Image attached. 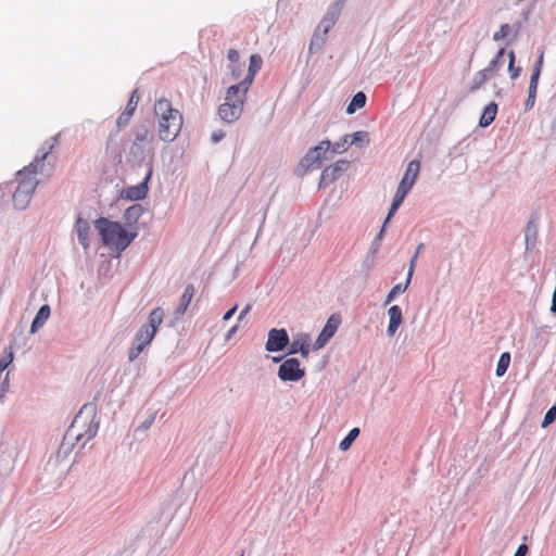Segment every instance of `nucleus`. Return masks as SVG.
<instances>
[{
  "label": "nucleus",
  "instance_id": "obj_1",
  "mask_svg": "<svg viewBox=\"0 0 556 556\" xmlns=\"http://www.w3.org/2000/svg\"><path fill=\"white\" fill-rule=\"evenodd\" d=\"M154 116L157 124V135L162 141H174L181 130L184 118L179 110L174 109L170 101L161 98L154 103Z\"/></svg>",
  "mask_w": 556,
  "mask_h": 556
},
{
  "label": "nucleus",
  "instance_id": "obj_2",
  "mask_svg": "<svg viewBox=\"0 0 556 556\" xmlns=\"http://www.w3.org/2000/svg\"><path fill=\"white\" fill-rule=\"evenodd\" d=\"M48 152H46L40 160H36L28 167L24 168L18 173L17 187L13 193V204L17 210H25L30 200L31 195L37 187L36 172L38 166H43V161Z\"/></svg>",
  "mask_w": 556,
  "mask_h": 556
},
{
  "label": "nucleus",
  "instance_id": "obj_3",
  "mask_svg": "<svg viewBox=\"0 0 556 556\" xmlns=\"http://www.w3.org/2000/svg\"><path fill=\"white\" fill-rule=\"evenodd\" d=\"M94 227L98 230L103 244L119 252L124 251L136 236L129 235L119 223L109 220L104 217L98 218L94 222Z\"/></svg>",
  "mask_w": 556,
  "mask_h": 556
},
{
  "label": "nucleus",
  "instance_id": "obj_4",
  "mask_svg": "<svg viewBox=\"0 0 556 556\" xmlns=\"http://www.w3.org/2000/svg\"><path fill=\"white\" fill-rule=\"evenodd\" d=\"M164 311L160 307L153 309L148 318V324L143 325L135 337L132 348L129 350L128 358L134 362L141 352L152 342L159 327L163 323Z\"/></svg>",
  "mask_w": 556,
  "mask_h": 556
},
{
  "label": "nucleus",
  "instance_id": "obj_5",
  "mask_svg": "<svg viewBox=\"0 0 556 556\" xmlns=\"http://www.w3.org/2000/svg\"><path fill=\"white\" fill-rule=\"evenodd\" d=\"M93 407L84 405L72 421L68 433L77 441H89L98 431V424L94 421Z\"/></svg>",
  "mask_w": 556,
  "mask_h": 556
},
{
  "label": "nucleus",
  "instance_id": "obj_6",
  "mask_svg": "<svg viewBox=\"0 0 556 556\" xmlns=\"http://www.w3.org/2000/svg\"><path fill=\"white\" fill-rule=\"evenodd\" d=\"M305 376V369L301 368L298 358L290 357L281 363L278 368V377L282 381H299Z\"/></svg>",
  "mask_w": 556,
  "mask_h": 556
},
{
  "label": "nucleus",
  "instance_id": "obj_7",
  "mask_svg": "<svg viewBox=\"0 0 556 556\" xmlns=\"http://www.w3.org/2000/svg\"><path fill=\"white\" fill-rule=\"evenodd\" d=\"M290 339L286 329L273 328L268 331L265 349L268 352H279L289 345Z\"/></svg>",
  "mask_w": 556,
  "mask_h": 556
},
{
  "label": "nucleus",
  "instance_id": "obj_8",
  "mask_svg": "<svg viewBox=\"0 0 556 556\" xmlns=\"http://www.w3.org/2000/svg\"><path fill=\"white\" fill-rule=\"evenodd\" d=\"M341 324V317L338 314H332L326 325L324 326L321 332L319 333L318 338L315 342V349H321L326 345V343L334 336L337 332L339 326Z\"/></svg>",
  "mask_w": 556,
  "mask_h": 556
},
{
  "label": "nucleus",
  "instance_id": "obj_9",
  "mask_svg": "<svg viewBox=\"0 0 556 556\" xmlns=\"http://www.w3.org/2000/svg\"><path fill=\"white\" fill-rule=\"evenodd\" d=\"M249 88L242 81L231 85L226 91L225 103L238 104L240 109H243Z\"/></svg>",
  "mask_w": 556,
  "mask_h": 556
},
{
  "label": "nucleus",
  "instance_id": "obj_10",
  "mask_svg": "<svg viewBox=\"0 0 556 556\" xmlns=\"http://www.w3.org/2000/svg\"><path fill=\"white\" fill-rule=\"evenodd\" d=\"M349 161L339 160L336 164L326 167L320 175V186H327L333 182L342 172L349 168Z\"/></svg>",
  "mask_w": 556,
  "mask_h": 556
},
{
  "label": "nucleus",
  "instance_id": "obj_11",
  "mask_svg": "<svg viewBox=\"0 0 556 556\" xmlns=\"http://www.w3.org/2000/svg\"><path fill=\"white\" fill-rule=\"evenodd\" d=\"M330 147V141H321L318 146L307 152V154L303 157L302 163L306 166H309L314 163H319L323 159H327L325 154L329 152Z\"/></svg>",
  "mask_w": 556,
  "mask_h": 556
},
{
  "label": "nucleus",
  "instance_id": "obj_12",
  "mask_svg": "<svg viewBox=\"0 0 556 556\" xmlns=\"http://www.w3.org/2000/svg\"><path fill=\"white\" fill-rule=\"evenodd\" d=\"M311 352V338L308 334L301 333L289 342V354L300 353L303 358H307Z\"/></svg>",
  "mask_w": 556,
  "mask_h": 556
},
{
  "label": "nucleus",
  "instance_id": "obj_13",
  "mask_svg": "<svg viewBox=\"0 0 556 556\" xmlns=\"http://www.w3.org/2000/svg\"><path fill=\"white\" fill-rule=\"evenodd\" d=\"M412 188L405 186V185H402L400 184L397 189H396V192H395V195L393 198V201H392V204H391V207L389 210V213H388V216L383 223V226L379 232V238L383 235V231H384V227L386 225L388 224V222L390 220V218L395 214V212L397 211V208L401 206V204L403 203L404 199L406 198L407 193L409 192Z\"/></svg>",
  "mask_w": 556,
  "mask_h": 556
},
{
  "label": "nucleus",
  "instance_id": "obj_14",
  "mask_svg": "<svg viewBox=\"0 0 556 556\" xmlns=\"http://www.w3.org/2000/svg\"><path fill=\"white\" fill-rule=\"evenodd\" d=\"M152 169L150 168L144 180L137 186H130L123 191V197L129 200H142L148 193V180L150 179Z\"/></svg>",
  "mask_w": 556,
  "mask_h": 556
},
{
  "label": "nucleus",
  "instance_id": "obj_15",
  "mask_svg": "<svg viewBox=\"0 0 556 556\" xmlns=\"http://www.w3.org/2000/svg\"><path fill=\"white\" fill-rule=\"evenodd\" d=\"M138 100H139L138 91L134 90L127 104H126L125 110L122 112V114L118 116V118L116 121V125L118 128L124 127L129 123V121H130L131 116L134 115L135 110L137 108Z\"/></svg>",
  "mask_w": 556,
  "mask_h": 556
},
{
  "label": "nucleus",
  "instance_id": "obj_16",
  "mask_svg": "<svg viewBox=\"0 0 556 556\" xmlns=\"http://www.w3.org/2000/svg\"><path fill=\"white\" fill-rule=\"evenodd\" d=\"M243 109H240L238 104L223 103L218 109L220 118L227 123L237 121L242 113Z\"/></svg>",
  "mask_w": 556,
  "mask_h": 556
},
{
  "label": "nucleus",
  "instance_id": "obj_17",
  "mask_svg": "<svg viewBox=\"0 0 556 556\" xmlns=\"http://www.w3.org/2000/svg\"><path fill=\"white\" fill-rule=\"evenodd\" d=\"M262 64L263 60L258 54H252L250 56L249 68L241 80L245 86H251V84L254 80L255 74L261 70Z\"/></svg>",
  "mask_w": 556,
  "mask_h": 556
},
{
  "label": "nucleus",
  "instance_id": "obj_18",
  "mask_svg": "<svg viewBox=\"0 0 556 556\" xmlns=\"http://www.w3.org/2000/svg\"><path fill=\"white\" fill-rule=\"evenodd\" d=\"M420 170V162L413 160L408 163L406 172L400 184L413 188Z\"/></svg>",
  "mask_w": 556,
  "mask_h": 556
},
{
  "label": "nucleus",
  "instance_id": "obj_19",
  "mask_svg": "<svg viewBox=\"0 0 556 556\" xmlns=\"http://www.w3.org/2000/svg\"><path fill=\"white\" fill-rule=\"evenodd\" d=\"M388 314L390 318L388 334L392 337L402 324V309L399 305H393L389 308Z\"/></svg>",
  "mask_w": 556,
  "mask_h": 556
},
{
  "label": "nucleus",
  "instance_id": "obj_20",
  "mask_svg": "<svg viewBox=\"0 0 556 556\" xmlns=\"http://www.w3.org/2000/svg\"><path fill=\"white\" fill-rule=\"evenodd\" d=\"M76 232L78 237L79 243L85 248H89V231L90 226L89 223L81 217H78L76 220Z\"/></svg>",
  "mask_w": 556,
  "mask_h": 556
},
{
  "label": "nucleus",
  "instance_id": "obj_21",
  "mask_svg": "<svg viewBox=\"0 0 556 556\" xmlns=\"http://www.w3.org/2000/svg\"><path fill=\"white\" fill-rule=\"evenodd\" d=\"M50 313H51L50 306L47 305V304L42 305L39 308V311L37 312L35 318H34V320L31 323V326H30V332L31 333H35L41 327H43V325L46 324V321L50 317Z\"/></svg>",
  "mask_w": 556,
  "mask_h": 556
},
{
  "label": "nucleus",
  "instance_id": "obj_22",
  "mask_svg": "<svg viewBox=\"0 0 556 556\" xmlns=\"http://www.w3.org/2000/svg\"><path fill=\"white\" fill-rule=\"evenodd\" d=\"M496 114H497V104L495 102L489 103L484 108L483 113L480 117V122H479L480 126L488 127L489 125H491L494 122Z\"/></svg>",
  "mask_w": 556,
  "mask_h": 556
},
{
  "label": "nucleus",
  "instance_id": "obj_23",
  "mask_svg": "<svg viewBox=\"0 0 556 556\" xmlns=\"http://www.w3.org/2000/svg\"><path fill=\"white\" fill-rule=\"evenodd\" d=\"M193 295H194V287H193V285H188L181 295L180 304L177 307V314H180V315L185 314L190 302L193 299Z\"/></svg>",
  "mask_w": 556,
  "mask_h": 556
},
{
  "label": "nucleus",
  "instance_id": "obj_24",
  "mask_svg": "<svg viewBox=\"0 0 556 556\" xmlns=\"http://www.w3.org/2000/svg\"><path fill=\"white\" fill-rule=\"evenodd\" d=\"M505 53V49L502 48L497 51L496 55L490 61L489 65L483 68L482 71H485L488 75H490V78L494 76L497 72V70L502 65V60Z\"/></svg>",
  "mask_w": 556,
  "mask_h": 556
},
{
  "label": "nucleus",
  "instance_id": "obj_25",
  "mask_svg": "<svg viewBox=\"0 0 556 556\" xmlns=\"http://www.w3.org/2000/svg\"><path fill=\"white\" fill-rule=\"evenodd\" d=\"M366 104V94L362 91L355 93L348 105V114H353L356 110L364 108Z\"/></svg>",
  "mask_w": 556,
  "mask_h": 556
},
{
  "label": "nucleus",
  "instance_id": "obj_26",
  "mask_svg": "<svg viewBox=\"0 0 556 556\" xmlns=\"http://www.w3.org/2000/svg\"><path fill=\"white\" fill-rule=\"evenodd\" d=\"M489 79H490V75H488L485 71L481 70V71L477 72L470 83L469 91L475 92V91L479 90Z\"/></svg>",
  "mask_w": 556,
  "mask_h": 556
},
{
  "label": "nucleus",
  "instance_id": "obj_27",
  "mask_svg": "<svg viewBox=\"0 0 556 556\" xmlns=\"http://www.w3.org/2000/svg\"><path fill=\"white\" fill-rule=\"evenodd\" d=\"M510 364V354L508 352H504L497 362L496 366V376L502 377L507 371Z\"/></svg>",
  "mask_w": 556,
  "mask_h": 556
},
{
  "label": "nucleus",
  "instance_id": "obj_28",
  "mask_svg": "<svg viewBox=\"0 0 556 556\" xmlns=\"http://www.w3.org/2000/svg\"><path fill=\"white\" fill-rule=\"evenodd\" d=\"M152 141H153V136L150 134V131L148 129H143L142 131H138L136 134L134 147L139 148L140 144H142V143H147L150 146L152 143Z\"/></svg>",
  "mask_w": 556,
  "mask_h": 556
},
{
  "label": "nucleus",
  "instance_id": "obj_29",
  "mask_svg": "<svg viewBox=\"0 0 556 556\" xmlns=\"http://www.w3.org/2000/svg\"><path fill=\"white\" fill-rule=\"evenodd\" d=\"M358 434H359L358 428H353L352 430H350L349 434L340 442V444H339L340 450L346 451L351 446L353 441L358 437Z\"/></svg>",
  "mask_w": 556,
  "mask_h": 556
},
{
  "label": "nucleus",
  "instance_id": "obj_30",
  "mask_svg": "<svg viewBox=\"0 0 556 556\" xmlns=\"http://www.w3.org/2000/svg\"><path fill=\"white\" fill-rule=\"evenodd\" d=\"M410 280L409 278L406 279L405 283H397L395 285L389 292L387 296V303H390L397 294L403 293L407 287L409 286Z\"/></svg>",
  "mask_w": 556,
  "mask_h": 556
},
{
  "label": "nucleus",
  "instance_id": "obj_31",
  "mask_svg": "<svg viewBox=\"0 0 556 556\" xmlns=\"http://www.w3.org/2000/svg\"><path fill=\"white\" fill-rule=\"evenodd\" d=\"M543 60H544V52L542 51L541 54L539 55L538 60L535 61V64L533 66L532 73H531L530 80L539 83V78H540V75L542 72V67H543Z\"/></svg>",
  "mask_w": 556,
  "mask_h": 556
},
{
  "label": "nucleus",
  "instance_id": "obj_32",
  "mask_svg": "<svg viewBox=\"0 0 556 556\" xmlns=\"http://www.w3.org/2000/svg\"><path fill=\"white\" fill-rule=\"evenodd\" d=\"M538 85H539L538 81L530 80L528 99H527V103H526V109L527 110L531 109L534 105L535 97H536V91H538Z\"/></svg>",
  "mask_w": 556,
  "mask_h": 556
},
{
  "label": "nucleus",
  "instance_id": "obj_33",
  "mask_svg": "<svg viewBox=\"0 0 556 556\" xmlns=\"http://www.w3.org/2000/svg\"><path fill=\"white\" fill-rule=\"evenodd\" d=\"M229 80H238L241 78L242 74L244 73V65L240 63H231L229 65Z\"/></svg>",
  "mask_w": 556,
  "mask_h": 556
},
{
  "label": "nucleus",
  "instance_id": "obj_34",
  "mask_svg": "<svg viewBox=\"0 0 556 556\" xmlns=\"http://www.w3.org/2000/svg\"><path fill=\"white\" fill-rule=\"evenodd\" d=\"M508 56H509L508 71L510 73V77L513 79H515V78H517L519 76L521 68L515 66L516 55H515V52L513 50L509 51Z\"/></svg>",
  "mask_w": 556,
  "mask_h": 556
},
{
  "label": "nucleus",
  "instance_id": "obj_35",
  "mask_svg": "<svg viewBox=\"0 0 556 556\" xmlns=\"http://www.w3.org/2000/svg\"><path fill=\"white\" fill-rule=\"evenodd\" d=\"M510 31V26L508 24L501 25L500 29L493 34V40L498 41L505 39Z\"/></svg>",
  "mask_w": 556,
  "mask_h": 556
},
{
  "label": "nucleus",
  "instance_id": "obj_36",
  "mask_svg": "<svg viewBox=\"0 0 556 556\" xmlns=\"http://www.w3.org/2000/svg\"><path fill=\"white\" fill-rule=\"evenodd\" d=\"M369 141V136H368V132L366 131H355L353 135H352V143H363V142H368Z\"/></svg>",
  "mask_w": 556,
  "mask_h": 556
},
{
  "label": "nucleus",
  "instance_id": "obj_37",
  "mask_svg": "<svg viewBox=\"0 0 556 556\" xmlns=\"http://www.w3.org/2000/svg\"><path fill=\"white\" fill-rule=\"evenodd\" d=\"M555 420H556V406H553L546 412L543 422H542V427H547Z\"/></svg>",
  "mask_w": 556,
  "mask_h": 556
},
{
  "label": "nucleus",
  "instance_id": "obj_38",
  "mask_svg": "<svg viewBox=\"0 0 556 556\" xmlns=\"http://www.w3.org/2000/svg\"><path fill=\"white\" fill-rule=\"evenodd\" d=\"M333 24H334L333 17H330V18L324 17L318 25V29L323 28L324 34H326L333 26Z\"/></svg>",
  "mask_w": 556,
  "mask_h": 556
},
{
  "label": "nucleus",
  "instance_id": "obj_39",
  "mask_svg": "<svg viewBox=\"0 0 556 556\" xmlns=\"http://www.w3.org/2000/svg\"><path fill=\"white\" fill-rule=\"evenodd\" d=\"M348 149V139L344 138L342 142H336L332 147V154L344 152Z\"/></svg>",
  "mask_w": 556,
  "mask_h": 556
},
{
  "label": "nucleus",
  "instance_id": "obj_40",
  "mask_svg": "<svg viewBox=\"0 0 556 556\" xmlns=\"http://www.w3.org/2000/svg\"><path fill=\"white\" fill-rule=\"evenodd\" d=\"M227 56H228L230 64L239 63V53L236 49H229Z\"/></svg>",
  "mask_w": 556,
  "mask_h": 556
},
{
  "label": "nucleus",
  "instance_id": "obj_41",
  "mask_svg": "<svg viewBox=\"0 0 556 556\" xmlns=\"http://www.w3.org/2000/svg\"><path fill=\"white\" fill-rule=\"evenodd\" d=\"M416 261H417V253H415V255L410 260L408 275H407V278H409V280L412 279V276H413V273H414V268H415V265H416Z\"/></svg>",
  "mask_w": 556,
  "mask_h": 556
},
{
  "label": "nucleus",
  "instance_id": "obj_42",
  "mask_svg": "<svg viewBox=\"0 0 556 556\" xmlns=\"http://www.w3.org/2000/svg\"><path fill=\"white\" fill-rule=\"evenodd\" d=\"M237 308H238V305L236 304L229 311H227L223 316V320H225V321L229 320L237 312Z\"/></svg>",
  "mask_w": 556,
  "mask_h": 556
},
{
  "label": "nucleus",
  "instance_id": "obj_43",
  "mask_svg": "<svg viewBox=\"0 0 556 556\" xmlns=\"http://www.w3.org/2000/svg\"><path fill=\"white\" fill-rule=\"evenodd\" d=\"M527 552H528V547H527V545L521 544V545L517 548V551H516V553H515V555H514V556H525V555L527 554Z\"/></svg>",
  "mask_w": 556,
  "mask_h": 556
},
{
  "label": "nucleus",
  "instance_id": "obj_44",
  "mask_svg": "<svg viewBox=\"0 0 556 556\" xmlns=\"http://www.w3.org/2000/svg\"><path fill=\"white\" fill-rule=\"evenodd\" d=\"M225 137V134L223 131H217V132H214L212 135V140L214 142H218L219 140H222L223 138Z\"/></svg>",
  "mask_w": 556,
  "mask_h": 556
},
{
  "label": "nucleus",
  "instance_id": "obj_45",
  "mask_svg": "<svg viewBox=\"0 0 556 556\" xmlns=\"http://www.w3.org/2000/svg\"><path fill=\"white\" fill-rule=\"evenodd\" d=\"M251 309V305H247L239 314L238 320H242Z\"/></svg>",
  "mask_w": 556,
  "mask_h": 556
},
{
  "label": "nucleus",
  "instance_id": "obj_46",
  "mask_svg": "<svg viewBox=\"0 0 556 556\" xmlns=\"http://www.w3.org/2000/svg\"><path fill=\"white\" fill-rule=\"evenodd\" d=\"M345 1H346V0H338V1L336 2V8H337L338 13L341 11V9H342V7L344 5Z\"/></svg>",
  "mask_w": 556,
  "mask_h": 556
},
{
  "label": "nucleus",
  "instance_id": "obj_47",
  "mask_svg": "<svg viewBox=\"0 0 556 556\" xmlns=\"http://www.w3.org/2000/svg\"><path fill=\"white\" fill-rule=\"evenodd\" d=\"M238 327L237 326H233L229 332H228V337H230L231 334H233L236 331H237Z\"/></svg>",
  "mask_w": 556,
  "mask_h": 556
},
{
  "label": "nucleus",
  "instance_id": "obj_48",
  "mask_svg": "<svg viewBox=\"0 0 556 556\" xmlns=\"http://www.w3.org/2000/svg\"><path fill=\"white\" fill-rule=\"evenodd\" d=\"M422 247H424V244H422V243H420V244L417 247V251H416L417 256H418V255H419V253L421 252Z\"/></svg>",
  "mask_w": 556,
  "mask_h": 556
},
{
  "label": "nucleus",
  "instance_id": "obj_49",
  "mask_svg": "<svg viewBox=\"0 0 556 556\" xmlns=\"http://www.w3.org/2000/svg\"><path fill=\"white\" fill-rule=\"evenodd\" d=\"M281 358L280 357H274V362H280Z\"/></svg>",
  "mask_w": 556,
  "mask_h": 556
}]
</instances>
